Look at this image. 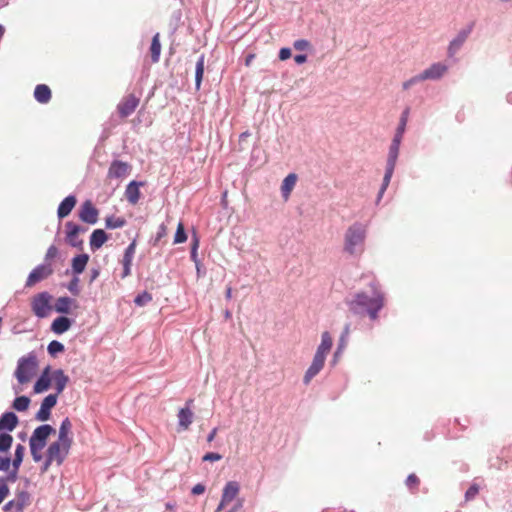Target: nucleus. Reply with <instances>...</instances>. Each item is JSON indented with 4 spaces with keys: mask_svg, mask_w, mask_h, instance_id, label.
<instances>
[{
    "mask_svg": "<svg viewBox=\"0 0 512 512\" xmlns=\"http://www.w3.org/2000/svg\"><path fill=\"white\" fill-rule=\"evenodd\" d=\"M369 288L371 295L365 291H359L354 294L352 299L347 300L346 304L354 315L367 314L371 320H375L384 307L385 296L377 281H371Z\"/></svg>",
    "mask_w": 512,
    "mask_h": 512,
    "instance_id": "1",
    "label": "nucleus"
},
{
    "mask_svg": "<svg viewBox=\"0 0 512 512\" xmlns=\"http://www.w3.org/2000/svg\"><path fill=\"white\" fill-rule=\"evenodd\" d=\"M366 227L360 222H355L345 232L344 251L350 255L362 251L366 239Z\"/></svg>",
    "mask_w": 512,
    "mask_h": 512,
    "instance_id": "2",
    "label": "nucleus"
},
{
    "mask_svg": "<svg viewBox=\"0 0 512 512\" xmlns=\"http://www.w3.org/2000/svg\"><path fill=\"white\" fill-rule=\"evenodd\" d=\"M401 141L402 140H398V137H393L392 139L391 145L389 147L384 177L382 180L381 187L377 194L376 204H378L381 201L385 191L387 190L390 184L398 159Z\"/></svg>",
    "mask_w": 512,
    "mask_h": 512,
    "instance_id": "3",
    "label": "nucleus"
},
{
    "mask_svg": "<svg viewBox=\"0 0 512 512\" xmlns=\"http://www.w3.org/2000/svg\"><path fill=\"white\" fill-rule=\"evenodd\" d=\"M38 366L37 357L33 352L18 359L14 376L20 384L30 381Z\"/></svg>",
    "mask_w": 512,
    "mask_h": 512,
    "instance_id": "4",
    "label": "nucleus"
},
{
    "mask_svg": "<svg viewBox=\"0 0 512 512\" xmlns=\"http://www.w3.org/2000/svg\"><path fill=\"white\" fill-rule=\"evenodd\" d=\"M52 298V295L47 291L40 292L32 298L31 309L35 316L42 319L49 315L52 309Z\"/></svg>",
    "mask_w": 512,
    "mask_h": 512,
    "instance_id": "5",
    "label": "nucleus"
},
{
    "mask_svg": "<svg viewBox=\"0 0 512 512\" xmlns=\"http://www.w3.org/2000/svg\"><path fill=\"white\" fill-rule=\"evenodd\" d=\"M475 26V22H469L464 28H462L457 35L450 41L447 55L448 57H453L463 46V44L468 39L469 35L473 31Z\"/></svg>",
    "mask_w": 512,
    "mask_h": 512,
    "instance_id": "6",
    "label": "nucleus"
},
{
    "mask_svg": "<svg viewBox=\"0 0 512 512\" xmlns=\"http://www.w3.org/2000/svg\"><path fill=\"white\" fill-rule=\"evenodd\" d=\"M31 495L28 491H18L15 498L8 501L4 506L5 512H23L24 508L30 504Z\"/></svg>",
    "mask_w": 512,
    "mask_h": 512,
    "instance_id": "7",
    "label": "nucleus"
},
{
    "mask_svg": "<svg viewBox=\"0 0 512 512\" xmlns=\"http://www.w3.org/2000/svg\"><path fill=\"white\" fill-rule=\"evenodd\" d=\"M55 433V429L50 424H42L36 427L29 439V445L44 448L48 437Z\"/></svg>",
    "mask_w": 512,
    "mask_h": 512,
    "instance_id": "8",
    "label": "nucleus"
},
{
    "mask_svg": "<svg viewBox=\"0 0 512 512\" xmlns=\"http://www.w3.org/2000/svg\"><path fill=\"white\" fill-rule=\"evenodd\" d=\"M54 272L50 263H42L36 266L28 275L25 286L31 287L48 278Z\"/></svg>",
    "mask_w": 512,
    "mask_h": 512,
    "instance_id": "9",
    "label": "nucleus"
},
{
    "mask_svg": "<svg viewBox=\"0 0 512 512\" xmlns=\"http://www.w3.org/2000/svg\"><path fill=\"white\" fill-rule=\"evenodd\" d=\"M326 356H327L326 353L316 350V353L313 357L312 363L306 370L304 378H303V383L305 385L309 384L310 381L322 370L324 363H325Z\"/></svg>",
    "mask_w": 512,
    "mask_h": 512,
    "instance_id": "10",
    "label": "nucleus"
},
{
    "mask_svg": "<svg viewBox=\"0 0 512 512\" xmlns=\"http://www.w3.org/2000/svg\"><path fill=\"white\" fill-rule=\"evenodd\" d=\"M71 446L64 445L63 442H60V440H57L55 442H52L47 450L46 455H48L50 458L55 459V462L57 465H61L66 457L69 454Z\"/></svg>",
    "mask_w": 512,
    "mask_h": 512,
    "instance_id": "11",
    "label": "nucleus"
},
{
    "mask_svg": "<svg viewBox=\"0 0 512 512\" xmlns=\"http://www.w3.org/2000/svg\"><path fill=\"white\" fill-rule=\"evenodd\" d=\"M57 394L47 395L41 402L40 409L35 415V419L41 422L47 421L51 417V410L57 404Z\"/></svg>",
    "mask_w": 512,
    "mask_h": 512,
    "instance_id": "12",
    "label": "nucleus"
},
{
    "mask_svg": "<svg viewBox=\"0 0 512 512\" xmlns=\"http://www.w3.org/2000/svg\"><path fill=\"white\" fill-rule=\"evenodd\" d=\"M139 102L140 99L134 94L124 97L117 106L120 117L126 118L130 116L136 110Z\"/></svg>",
    "mask_w": 512,
    "mask_h": 512,
    "instance_id": "13",
    "label": "nucleus"
},
{
    "mask_svg": "<svg viewBox=\"0 0 512 512\" xmlns=\"http://www.w3.org/2000/svg\"><path fill=\"white\" fill-rule=\"evenodd\" d=\"M131 165L121 160H113L108 168L107 178L120 179L126 177L131 171Z\"/></svg>",
    "mask_w": 512,
    "mask_h": 512,
    "instance_id": "14",
    "label": "nucleus"
},
{
    "mask_svg": "<svg viewBox=\"0 0 512 512\" xmlns=\"http://www.w3.org/2000/svg\"><path fill=\"white\" fill-rule=\"evenodd\" d=\"M98 209L93 205L90 200H86L80 208L79 218L81 221L94 225L98 221Z\"/></svg>",
    "mask_w": 512,
    "mask_h": 512,
    "instance_id": "15",
    "label": "nucleus"
},
{
    "mask_svg": "<svg viewBox=\"0 0 512 512\" xmlns=\"http://www.w3.org/2000/svg\"><path fill=\"white\" fill-rule=\"evenodd\" d=\"M448 66L444 63L437 62L433 63L431 66H429L427 69L423 70L421 72L422 78L424 80H432L436 81L443 77V75L447 72Z\"/></svg>",
    "mask_w": 512,
    "mask_h": 512,
    "instance_id": "16",
    "label": "nucleus"
},
{
    "mask_svg": "<svg viewBox=\"0 0 512 512\" xmlns=\"http://www.w3.org/2000/svg\"><path fill=\"white\" fill-rule=\"evenodd\" d=\"M144 185H145L144 181H136V180H132L127 184L124 194H125L127 201L130 204L135 205L138 203V201L140 199V195H141L139 188Z\"/></svg>",
    "mask_w": 512,
    "mask_h": 512,
    "instance_id": "17",
    "label": "nucleus"
},
{
    "mask_svg": "<svg viewBox=\"0 0 512 512\" xmlns=\"http://www.w3.org/2000/svg\"><path fill=\"white\" fill-rule=\"evenodd\" d=\"M18 424L19 418L12 411H6L0 416V432H12Z\"/></svg>",
    "mask_w": 512,
    "mask_h": 512,
    "instance_id": "18",
    "label": "nucleus"
},
{
    "mask_svg": "<svg viewBox=\"0 0 512 512\" xmlns=\"http://www.w3.org/2000/svg\"><path fill=\"white\" fill-rule=\"evenodd\" d=\"M73 323L74 319L61 315L52 321L50 329L54 334L61 335L67 332Z\"/></svg>",
    "mask_w": 512,
    "mask_h": 512,
    "instance_id": "19",
    "label": "nucleus"
},
{
    "mask_svg": "<svg viewBox=\"0 0 512 512\" xmlns=\"http://www.w3.org/2000/svg\"><path fill=\"white\" fill-rule=\"evenodd\" d=\"M76 203H77V199H76L75 195L70 194L67 197H65L58 206V209H57L58 218L63 219L65 217H67L74 209Z\"/></svg>",
    "mask_w": 512,
    "mask_h": 512,
    "instance_id": "20",
    "label": "nucleus"
},
{
    "mask_svg": "<svg viewBox=\"0 0 512 512\" xmlns=\"http://www.w3.org/2000/svg\"><path fill=\"white\" fill-rule=\"evenodd\" d=\"M193 402V400H188L186 402V407H183L178 412V425L183 430H186L193 421V412L190 409V404Z\"/></svg>",
    "mask_w": 512,
    "mask_h": 512,
    "instance_id": "21",
    "label": "nucleus"
},
{
    "mask_svg": "<svg viewBox=\"0 0 512 512\" xmlns=\"http://www.w3.org/2000/svg\"><path fill=\"white\" fill-rule=\"evenodd\" d=\"M72 429V423L68 417L64 418L60 424L58 432V440L63 442L66 446H71L73 443L72 437L69 435Z\"/></svg>",
    "mask_w": 512,
    "mask_h": 512,
    "instance_id": "22",
    "label": "nucleus"
},
{
    "mask_svg": "<svg viewBox=\"0 0 512 512\" xmlns=\"http://www.w3.org/2000/svg\"><path fill=\"white\" fill-rule=\"evenodd\" d=\"M349 334H350V323H346L343 328V331L340 335L337 348L333 354V361H332L333 365L336 364L338 358L342 355L344 349L346 348Z\"/></svg>",
    "mask_w": 512,
    "mask_h": 512,
    "instance_id": "23",
    "label": "nucleus"
},
{
    "mask_svg": "<svg viewBox=\"0 0 512 512\" xmlns=\"http://www.w3.org/2000/svg\"><path fill=\"white\" fill-rule=\"evenodd\" d=\"M199 243H200L199 237H198L197 233L194 231L192 234V239H191L190 258L195 264L198 277L202 274V271H201L202 264L198 258Z\"/></svg>",
    "mask_w": 512,
    "mask_h": 512,
    "instance_id": "24",
    "label": "nucleus"
},
{
    "mask_svg": "<svg viewBox=\"0 0 512 512\" xmlns=\"http://www.w3.org/2000/svg\"><path fill=\"white\" fill-rule=\"evenodd\" d=\"M108 240V234L103 229H95L90 235V248L97 251Z\"/></svg>",
    "mask_w": 512,
    "mask_h": 512,
    "instance_id": "25",
    "label": "nucleus"
},
{
    "mask_svg": "<svg viewBox=\"0 0 512 512\" xmlns=\"http://www.w3.org/2000/svg\"><path fill=\"white\" fill-rule=\"evenodd\" d=\"M76 305V301L73 298H70L68 296H62L59 297L54 305V309L57 313L62 314L63 316L70 314V307Z\"/></svg>",
    "mask_w": 512,
    "mask_h": 512,
    "instance_id": "26",
    "label": "nucleus"
},
{
    "mask_svg": "<svg viewBox=\"0 0 512 512\" xmlns=\"http://www.w3.org/2000/svg\"><path fill=\"white\" fill-rule=\"evenodd\" d=\"M239 490H240V485L237 481H229L225 484V486L223 488L221 498L224 501H227L228 503H230L231 501H233L236 498V496L239 493Z\"/></svg>",
    "mask_w": 512,
    "mask_h": 512,
    "instance_id": "27",
    "label": "nucleus"
},
{
    "mask_svg": "<svg viewBox=\"0 0 512 512\" xmlns=\"http://www.w3.org/2000/svg\"><path fill=\"white\" fill-rule=\"evenodd\" d=\"M89 258V255L86 253L76 255L72 258L71 267L74 275H79L85 270Z\"/></svg>",
    "mask_w": 512,
    "mask_h": 512,
    "instance_id": "28",
    "label": "nucleus"
},
{
    "mask_svg": "<svg viewBox=\"0 0 512 512\" xmlns=\"http://www.w3.org/2000/svg\"><path fill=\"white\" fill-rule=\"evenodd\" d=\"M51 96V89L46 84H38L34 89V98L41 104L48 103Z\"/></svg>",
    "mask_w": 512,
    "mask_h": 512,
    "instance_id": "29",
    "label": "nucleus"
},
{
    "mask_svg": "<svg viewBox=\"0 0 512 512\" xmlns=\"http://www.w3.org/2000/svg\"><path fill=\"white\" fill-rule=\"evenodd\" d=\"M53 378L55 381V390H56V392L54 394H57V396H58L59 394H61L64 391L67 383L69 382V377L67 375H65V373L62 369H56L53 372Z\"/></svg>",
    "mask_w": 512,
    "mask_h": 512,
    "instance_id": "30",
    "label": "nucleus"
},
{
    "mask_svg": "<svg viewBox=\"0 0 512 512\" xmlns=\"http://www.w3.org/2000/svg\"><path fill=\"white\" fill-rule=\"evenodd\" d=\"M65 242L73 247L77 248L79 250L83 249V240L79 238V234H76L71 229L65 228Z\"/></svg>",
    "mask_w": 512,
    "mask_h": 512,
    "instance_id": "31",
    "label": "nucleus"
},
{
    "mask_svg": "<svg viewBox=\"0 0 512 512\" xmlns=\"http://www.w3.org/2000/svg\"><path fill=\"white\" fill-rule=\"evenodd\" d=\"M204 64H205V55L201 54L196 62L195 66V87L196 90H199L201 87V83L204 75Z\"/></svg>",
    "mask_w": 512,
    "mask_h": 512,
    "instance_id": "32",
    "label": "nucleus"
},
{
    "mask_svg": "<svg viewBox=\"0 0 512 512\" xmlns=\"http://www.w3.org/2000/svg\"><path fill=\"white\" fill-rule=\"evenodd\" d=\"M150 51H151V60H152V62H154V63L158 62L159 59H160V54H161V43H160V35H159V33H156L152 37Z\"/></svg>",
    "mask_w": 512,
    "mask_h": 512,
    "instance_id": "33",
    "label": "nucleus"
},
{
    "mask_svg": "<svg viewBox=\"0 0 512 512\" xmlns=\"http://www.w3.org/2000/svg\"><path fill=\"white\" fill-rule=\"evenodd\" d=\"M51 386V377H46L45 375H40L36 380L33 391L36 394L43 393L47 391Z\"/></svg>",
    "mask_w": 512,
    "mask_h": 512,
    "instance_id": "34",
    "label": "nucleus"
},
{
    "mask_svg": "<svg viewBox=\"0 0 512 512\" xmlns=\"http://www.w3.org/2000/svg\"><path fill=\"white\" fill-rule=\"evenodd\" d=\"M296 180L297 176L294 173H290L284 178L281 185V192L283 196L287 197L290 194L291 190L293 189L296 183Z\"/></svg>",
    "mask_w": 512,
    "mask_h": 512,
    "instance_id": "35",
    "label": "nucleus"
},
{
    "mask_svg": "<svg viewBox=\"0 0 512 512\" xmlns=\"http://www.w3.org/2000/svg\"><path fill=\"white\" fill-rule=\"evenodd\" d=\"M30 403V398L28 396L22 395L14 399L12 407L18 412H24L29 408Z\"/></svg>",
    "mask_w": 512,
    "mask_h": 512,
    "instance_id": "36",
    "label": "nucleus"
},
{
    "mask_svg": "<svg viewBox=\"0 0 512 512\" xmlns=\"http://www.w3.org/2000/svg\"><path fill=\"white\" fill-rule=\"evenodd\" d=\"M126 225V220L123 217H115L114 215L105 218V227L107 229L122 228Z\"/></svg>",
    "mask_w": 512,
    "mask_h": 512,
    "instance_id": "37",
    "label": "nucleus"
},
{
    "mask_svg": "<svg viewBox=\"0 0 512 512\" xmlns=\"http://www.w3.org/2000/svg\"><path fill=\"white\" fill-rule=\"evenodd\" d=\"M25 447L22 444H17L15 447L14 458L11 459L12 467L19 469L25 455Z\"/></svg>",
    "mask_w": 512,
    "mask_h": 512,
    "instance_id": "38",
    "label": "nucleus"
},
{
    "mask_svg": "<svg viewBox=\"0 0 512 512\" xmlns=\"http://www.w3.org/2000/svg\"><path fill=\"white\" fill-rule=\"evenodd\" d=\"M333 345L332 337L328 331H325L321 335V343L317 347V350L322 351L326 354L331 350Z\"/></svg>",
    "mask_w": 512,
    "mask_h": 512,
    "instance_id": "39",
    "label": "nucleus"
},
{
    "mask_svg": "<svg viewBox=\"0 0 512 512\" xmlns=\"http://www.w3.org/2000/svg\"><path fill=\"white\" fill-rule=\"evenodd\" d=\"M13 443V437L9 432H0V453H7Z\"/></svg>",
    "mask_w": 512,
    "mask_h": 512,
    "instance_id": "40",
    "label": "nucleus"
},
{
    "mask_svg": "<svg viewBox=\"0 0 512 512\" xmlns=\"http://www.w3.org/2000/svg\"><path fill=\"white\" fill-rule=\"evenodd\" d=\"M64 351V344L58 340H52L47 346V352L53 358H55L58 354L63 353Z\"/></svg>",
    "mask_w": 512,
    "mask_h": 512,
    "instance_id": "41",
    "label": "nucleus"
},
{
    "mask_svg": "<svg viewBox=\"0 0 512 512\" xmlns=\"http://www.w3.org/2000/svg\"><path fill=\"white\" fill-rule=\"evenodd\" d=\"M409 109H405L400 117V121L398 123V127L396 129V133L394 137H398V140H402L403 134L405 132L406 124H407V118H408Z\"/></svg>",
    "mask_w": 512,
    "mask_h": 512,
    "instance_id": "42",
    "label": "nucleus"
},
{
    "mask_svg": "<svg viewBox=\"0 0 512 512\" xmlns=\"http://www.w3.org/2000/svg\"><path fill=\"white\" fill-rule=\"evenodd\" d=\"M152 299L153 297L151 293L143 291L134 298V303L136 306L143 307L150 303Z\"/></svg>",
    "mask_w": 512,
    "mask_h": 512,
    "instance_id": "43",
    "label": "nucleus"
},
{
    "mask_svg": "<svg viewBox=\"0 0 512 512\" xmlns=\"http://www.w3.org/2000/svg\"><path fill=\"white\" fill-rule=\"evenodd\" d=\"M187 240V233L182 222H179L174 235V244L184 243Z\"/></svg>",
    "mask_w": 512,
    "mask_h": 512,
    "instance_id": "44",
    "label": "nucleus"
},
{
    "mask_svg": "<svg viewBox=\"0 0 512 512\" xmlns=\"http://www.w3.org/2000/svg\"><path fill=\"white\" fill-rule=\"evenodd\" d=\"M166 235H167V227L164 223H162L159 225L156 235L150 239L149 243L152 246H157L158 243L161 241V239L164 238Z\"/></svg>",
    "mask_w": 512,
    "mask_h": 512,
    "instance_id": "45",
    "label": "nucleus"
},
{
    "mask_svg": "<svg viewBox=\"0 0 512 512\" xmlns=\"http://www.w3.org/2000/svg\"><path fill=\"white\" fill-rule=\"evenodd\" d=\"M422 74L419 73L413 77H411L410 79H408L407 81L403 82L402 84V88L403 90H408L410 89L412 86L418 84L419 82H422V81H425L424 78H422Z\"/></svg>",
    "mask_w": 512,
    "mask_h": 512,
    "instance_id": "46",
    "label": "nucleus"
},
{
    "mask_svg": "<svg viewBox=\"0 0 512 512\" xmlns=\"http://www.w3.org/2000/svg\"><path fill=\"white\" fill-rule=\"evenodd\" d=\"M67 289L74 295L77 296L80 293L79 289V278L78 275H74V277L69 281L67 285Z\"/></svg>",
    "mask_w": 512,
    "mask_h": 512,
    "instance_id": "47",
    "label": "nucleus"
},
{
    "mask_svg": "<svg viewBox=\"0 0 512 512\" xmlns=\"http://www.w3.org/2000/svg\"><path fill=\"white\" fill-rule=\"evenodd\" d=\"M65 228L71 229L76 234L85 233L88 230L87 227L82 226L80 224H77V223H75L73 221L66 222L65 223Z\"/></svg>",
    "mask_w": 512,
    "mask_h": 512,
    "instance_id": "48",
    "label": "nucleus"
},
{
    "mask_svg": "<svg viewBox=\"0 0 512 512\" xmlns=\"http://www.w3.org/2000/svg\"><path fill=\"white\" fill-rule=\"evenodd\" d=\"M9 492L10 491L6 483V479H4V477H0V504L9 495Z\"/></svg>",
    "mask_w": 512,
    "mask_h": 512,
    "instance_id": "49",
    "label": "nucleus"
},
{
    "mask_svg": "<svg viewBox=\"0 0 512 512\" xmlns=\"http://www.w3.org/2000/svg\"><path fill=\"white\" fill-rule=\"evenodd\" d=\"M310 47V42L306 39H297L293 42V48L297 51H304Z\"/></svg>",
    "mask_w": 512,
    "mask_h": 512,
    "instance_id": "50",
    "label": "nucleus"
},
{
    "mask_svg": "<svg viewBox=\"0 0 512 512\" xmlns=\"http://www.w3.org/2000/svg\"><path fill=\"white\" fill-rule=\"evenodd\" d=\"M478 493H479V486L475 483L472 484L465 492L466 501L472 500Z\"/></svg>",
    "mask_w": 512,
    "mask_h": 512,
    "instance_id": "51",
    "label": "nucleus"
},
{
    "mask_svg": "<svg viewBox=\"0 0 512 512\" xmlns=\"http://www.w3.org/2000/svg\"><path fill=\"white\" fill-rule=\"evenodd\" d=\"M29 447H30V452H31L33 460L35 462H40L43 459V455L41 454V450L43 448L33 446V445H29Z\"/></svg>",
    "mask_w": 512,
    "mask_h": 512,
    "instance_id": "52",
    "label": "nucleus"
},
{
    "mask_svg": "<svg viewBox=\"0 0 512 512\" xmlns=\"http://www.w3.org/2000/svg\"><path fill=\"white\" fill-rule=\"evenodd\" d=\"M58 255V249L55 245H51L45 254V263H50L52 259H54Z\"/></svg>",
    "mask_w": 512,
    "mask_h": 512,
    "instance_id": "53",
    "label": "nucleus"
},
{
    "mask_svg": "<svg viewBox=\"0 0 512 512\" xmlns=\"http://www.w3.org/2000/svg\"><path fill=\"white\" fill-rule=\"evenodd\" d=\"M11 464L10 456H0V471L7 472L9 471Z\"/></svg>",
    "mask_w": 512,
    "mask_h": 512,
    "instance_id": "54",
    "label": "nucleus"
},
{
    "mask_svg": "<svg viewBox=\"0 0 512 512\" xmlns=\"http://www.w3.org/2000/svg\"><path fill=\"white\" fill-rule=\"evenodd\" d=\"M222 459V455L216 452H208L202 457L204 462H215Z\"/></svg>",
    "mask_w": 512,
    "mask_h": 512,
    "instance_id": "55",
    "label": "nucleus"
},
{
    "mask_svg": "<svg viewBox=\"0 0 512 512\" xmlns=\"http://www.w3.org/2000/svg\"><path fill=\"white\" fill-rule=\"evenodd\" d=\"M418 484H419V479L415 474L408 475V477L406 479V485L409 489H412V488L418 486Z\"/></svg>",
    "mask_w": 512,
    "mask_h": 512,
    "instance_id": "56",
    "label": "nucleus"
},
{
    "mask_svg": "<svg viewBox=\"0 0 512 512\" xmlns=\"http://www.w3.org/2000/svg\"><path fill=\"white\" fill-rule=\"evenodd\" d=\"M292 55V51L289 47H282L280 50H279V59L281 61H285V60H288Z\"/></svg>",
    "mask_w": 512,
    "mask_h": 512,
    "instance_id": "57",
    "label": "nucleus"
},
{
    "mask_svg": "<svg viewBox=\"0 0 512 512\" xmlns=\"http://www.w3.org/2000/svg\"><path fill=\"white\" fill-rule=\"evenodd\" d=\"M7 472H8L7 476L4 477V479H6V482L7 481L15 482L18 479L19 469H16V468L12 467V470L7 471Z\"/></svg>",
    "mask_w": 512,
    "mask_h": 512,
    "instance_id": "58",
    "label": "nucleus"
},
{
    "mask_svg": "<svg viewBox=\"0 0 512 512\" xmlns=\"http://www.w3.org/2000/svg\"><path fill=\"white\" fill-rule=\"evenodd\" d=\"M136 250V239L132 240V242L125 248L124 255L134 257Z\"/></svg>",
    "mask_w": 512,
    "mask_h": 512,
    "instance_id": "59",
    "label": "nucleus"
},
{
    "mask_svg": "<svg viewBox=\"0 0 512 512\" xmlns=\"http://www.w3.org/2000/svg\"><path fill=\"white\" fill-rule=\"evenodd\" d=\"M205 489H206L205 485H203L202 483H198L195 486H193L191 493L193 495H200L205 492Z\"/></svg>",
    "mask_w": 512,
    "mask_h": 512,
    "instance_id": "60",
    "label": "nucleus"
},
{
    "mask_svg": "<svg viewBox=\"0 0 512 512\" xmlns=\"http://www.w3.org/2000/svg\"><path fill=\"white\" fill-rule=\"evenodd\" d=\"M54 461L55 459L50 458L48 455H46L45 460L41 466V472H46Z\"/></svg>",
    "mask_w": 512,
    "mask_h": 512,
    "instance_id": "61",
    "label": "nucleus"
},
{
    "mask_svg": "<svg viewBox=\"0 0 512 512\" xmlns=\"http://www.w3.org/2000/svg\"><path fill=\"white\" fill-rule=\"evenodd\" d=\"M294 61L296 64L301 65L307 61V55L306 54H296L294 56Z\"/></svg>",
    "mask_w": 512,
    "mask_h": 512,
    "instance_id": "62",
    "label": "nucleus"
},
{
    "mask_svg": "<svg viewBox=\"0 0 512 512\" xmlns=\"http://www.w3.org/2000/svg\"><path fill=\"white\" fill-rule=\"evenodd\" d=\"M133 258L134 257L123 255V259L121 261L122 266L123 267H126V266L131 267L132 266Z\"/></svg>",
    "mask_w": 512,
    "mask_h": 512,
    "instance_id": "63",
    "label": "nucleus"
},
{
    "mask_svg": "<svg viewBox=\"0 0 512 512\" xmlns=\"http://www.w3.org/2000/svg\"><path fill=\"white\" fill-rule=\"evenodd\" d=\"M243 504H244L243 499H237V501L235 502V504L233 505V507L231 509L235 510V512H239V510L242 509Z\"/></svg>",
    "mask_w": 512,
    "mask_h": 512,
    "instance_id": "64",
    "label": "nucleus"
}]
</instances>
